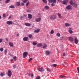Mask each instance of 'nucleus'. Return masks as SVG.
Instances as JSON below:
<instances>
[{
    "label": "nucleus",
    "instance_id": "34",
    "mask_svg": "<svg viewBox=\"0 0 79 79\" xmlns=\"http://www.w3.org/2000/svg\"><path fill=\"white\" fill-rule=\"evenodd\" d=\"M42 1L44 2V3H47V2L46 0H42Z\"/></svg>",
    "mask_w": 79,
    "mask_h": 79
},
{
    "label": "nucleus",
    "instance_id": "56",
    "mask_svg": "<svg viewBox=\"0 0 79 79\" xmlns=\"http://www.w3.org/2000/svg\"><path fill=\"white\" fill-rule=\"evenodd\" d=\"M66 55V54H65V53H64L63 55V56H64Z\"/></svg>",
    "mask_w": 79,
    "mask_h": 79
},
{
    "label": "nucleus",
    "instance_id": "18",
    "mask_svg": "<svg viewBox=\"0 0 79 79\" xmlns=\"http://www.w3.org/2000/svg\"><path fill=\"white\" fill-rule=\"evenodd\" d=\"M9 45L10 46V47H13V43L11 42H9Z\"/></svg>",
    "mask_w": 79,
    "mask_h": 79
},
{
    "label": "nucleus",
    "instance_id": "52",
    "mask_svg": "<svg viewBox=\"0 0 79 79\" xmlns=\"http://www.w3.org/2000/svg\"><path fill=\"white\" fill-rule=\"evenodd\" d=\"M5 39H6V41H8V38H6Z\"/></svg>",
    "mask_w": 79,
    "mask_h": 79
},
{
    "label": "nucleus",
    "instance_id": "43",
    "mask_svg": "<svg viewBox=\"0 0 79 79\" xmlns=\"http://www.w3.org/2000/svg\"><path fill=\"white\" fill-rule=\"evenodd\" d=\"M27 13H30L31 12V10L28 9L27 10Z\"/></svg>",
    "mask_w": 79,
    "mask_h": 79
},
{
    "label": "nucleus",
    "instance_id": "36",
    "mask_svg": "<svg viewBox=\"0 0 79 79\" xmlns=\"http://www.w3.org/2000/svg\"><path fill=\"white\" fill-rule=\"evenodd\" d=\"M29 0H24L23 2V3H26V2H27V1H28Z\"/></svg>",
    "mask_w": 79,
    "mask_h": 79
},
{
    "label": "nucleus",
    "instance_id": "62",
    "mask_svg": "<svg viewBox=\"0 0 79 79\" xmlns=\"http://www.w3.org/2000/svg\"><path fill=\"white\" fill-rule=\"evenodd\" d=\"M2 19V16H1L0 15V19Z\"/></svg>",
    "mask_w": 79,
    "mask_h": 79
},
{
    "label": "nucleus",
    "instance_id": "48",
    "mask_svg": "<svg viewBox=\"0 0 79 79\" xmlns=\"http://www.w3.org/2000/svg\"><path fill=\"white\" fill-rule=\"evenodd\" d=\"M29 4V2H28L27 3H26V6H28V5Z\"/></svg>",
    "mask_w": 79,
    "mask_h": 79
},
{
    "label": "nucleus",
    "instance_id": "5",
    "mask_svg": "<svg viewBox=\"0 0 79 79\" xmlns=\"http://www.w3.org/2000/svg\"><path fill=\"white\" fill-rule=\"evenodd\" d=\"M28 39H29V38H28V37H24L23 38V40L24 42H26L27 41H28Z\"/></svg>",
    "mask_w": 79,
    "mask_h": 79
},
{
    "label": "nucleus",
    "instance_id": "13",
    "mask_svg": "<svg viewBox=\"0 0 79 79\" xmlns=\"http://www.w3.org/2000/svg\"><path fill=\"white\" fill-rule=\"evenodd\" d=\"M34 32H36V33H38L39 32H40V29H38L37 30H35L34 31Z\"/></svg>",
    "mask_w": 79,
    "mask_h": 79
},
{
    "label": "nucleus",
    "instance_id": "14",
    "mask_svg": "<svg viewBox=\"0 0 79 79\" xmlns=\"http://www.w3.org/2000/svg\"><path fill=\"white\" fill-rule=\"evenodd\" d=\"M28 37L30 39H33V36L32 35L30 34L28 35Z\"/></svg>",
    "mask_w": 79,
    "mask_h": 79
},
{
    "label": "nucleus",
    "instance_id": "10",
    "mask_svg": "<svg viewBox=\"0 0 79 79\" xmlns=\"http://www.w3.org/2000/svg\"><path fill=\"white\" fill-rule=\"evenodd\" d=\"M71 7H72V6H71V5H69L66 7V9H67V10H70Z\"/></svg>",
    "mask_w": 79,
    "mask_h": 79
},
{
    "label": "nucleus",
    "instance_id": "24",
    "mask_svg": "<svg viewBox=\"0 0 79 79\" xmlns=\"http://www.w3.org/2000/svg\"><path fill=\"white\" fill-rule=\"evenodd\" d=\"M46 69L47 70V71H48V72H51V70H50V68H47Z\"/></svg>",
    "mask_w": 79,
    "mask_h": 79
},
{
    "label": "nucleus",
    "instance_id": "54",
    "mask_svg": "<svg viewBox=\"0 0 79 79\" xmlns=\"http://www.w3.org/2000/svg\"><path fill=\"white\" fill-rule=\"evenodd\" d=\"M17 36L18 37L19 36V34L17 33Z\"/></svg>",
    "mask_w": 79,
    "mask_h": 79
},
{
    "label": "nucleus",
    "instance_id": "58",
    "mask_svg": "<svg viewBox=\"0 0 79 79\" xmlns=\"http://www.w3.org/2000/svg\"><path fill=\"white\" fill-rule=\"evenodd\" d=\"M3 17H5V14H4L3 15Z\"/></svg>",
    "mask_w": 79,
    "mask_h": 79
},
{
    "label": "nucleus",
    "instance_id": "60",
    "mask_svg": "<svg viewBox=\"0 0 79 79\" xmlns=\"http://www.w3.org/2000/svg\"><path fill=\"white\" fill-rule=\"evenodd\" d=\"M11 18V16H10L9 17V19H10Z\"/></svg>",
    "mask_w": 79,
    "mask_h": 79
},
{
    "label": "nucleus",
    "instance_id": "47",
    "mask_svg": "<svg viewBox=\"0 0 79 79\" xmlns=\"http://www.w3.org/2000/svg\"><path fill=\"white\" fill-rule=\"evenodd\" d=\"M32 60V58H31L29 59L28 61H31V60Z\"/></svg>",
    "mask_w": 79,
    "mask_h": 79
},
{
    "label": "nucleus",
    "instance_id": "38",
    "mask_svg": "<svg viewBox=\"0 0 79 79\" xmlns=\"http://www.w3.org/2000/svg\"><path fill=\"white\" fill-rule=\"evenodd\" d=\"M0 50L1 52H3V48H1L0 49Z\"/></svg>",
    "mask_w": 79,
    "mask_h": 79
},
{
    "label": "nucleus",
    "instance_id": "11",
    "mask_svg": "<svg viewBox=\"0 0 79 79\" xmlns=\"http://www.w3.org/2000/svg\"><path fill=\"white\" fill-rule=\"evenodd\" d=\"M74 42L76 44H77L78 43V40H77V38H76L74 39Z\"/></svg>",
    "mask_w": 79,
    "mask_h": 79
},
{
    "label": "nucleus",
    "instance_id": "27",
    "mask_svg": "<svg viewBox=\"0 0 79 79\" xmlns=\"http://www.w3.org/2000/svg\"><path fill=\"white\" fill-rule=\"evenodd\" d=\"M32 44L33 45L35 46L37 44V43L35 42H33L32 43Z\"/></svg>",
    "mask_w": 79,
    "mask_h": 79
},
{
    "label": "nucleus",
    "instance_id": "46",
    "mask_svg": "<svg viewBox=\"0 0 79 79\" xmlns=\"http://www.w3.org/2000/svg\"><path fill=\"white\" fill-rule=\"evenodd\" d=\"M3 41V40L2 39H0V43H2Z\"/></svg>",
    "mask_w": 79,
    "mask_h": 79
},
{
    "label": "nucleus",
    "instance_id": "8",
    "mask_svg": "<svg viewBox=\"0 0 79 79\" xmlns=\"http://www.w3.org/2000/svg\"><path fill=\"white\" fill-rule=\"evenodd\" d=\"M38 70L40 72L44 71V69L43 67H41L40 68L38 69Z\"/></svg>",
    "mask_w": 79,
    "mask_h": 79
},
{
    "label": "nucleus",
    "instance_id": "40",
    "mask_svg": "<svg viewBox=\"0 0 79 79\" xmlns=\"http://www.w3.org/2000/svg\"><path fill=\"white\" fill-rule=\"evenodd\" d=\"M55 4H54V3H52L51 4V6H55Z\"/></svg>",
    "mask_w": 79,
    "mask_h": 79
},
{
    "label": "nucleus",
    "instance_id": "53",
    "mask_svg": "<svg viewBox=\"0 0 79 79\" xmlns=\"http://www.w3.org/2000/svg\"><path fill=\"white\" fill-rule=\"evenodd\" d=\"M21 5H22V6H24V3H22L21 4Z\"/></svg>",
    "mask_w": 79,
    "mask_h": 79
},
{
    "label": "nucleus",
    "instance_id": "12",
    "mask_svg": "<svg viewBox=\"0 0 79 79\" xmlns=\"http://www.w3.org/2000/svg\"><path fill=\"white\" fill-rule=\"evenodd\" d=\"M28 16L29 19H31L32 18V15L30 14H29L28 15Z\"/></svg>",
    "mask_w": 79,
    "mask_h": 79
},
{
    "label": "nucleus",
    "instance_id": "45",
    "mask_svg": "<svg viewBox=\"0 0 79 79\" xmlns=\"http://www.w3.org/2000/svg\"><path fill=\"white\" fill-rule=\"evenodd\" d=\"M53 33H54V31L53 30H52L51 31V34H53Z\"/></svg>",
    "mask_w": 79,
    "mask_h": 79
},
{
    "label": "nucleus",
    "instance_id": "25",
    "mask_svg": "<svg viewBox=\"0 0 79 79\" xmlns=\"http://www.w3.org/2000/svg\"><path fill=\"white\" fill-rule=\"evenodd\" d=\"M65 26L66 27H68V26H70V25L68 23H65Z\"/></svg>",
    "mask_w": 79,
    "mask_h": 79
},
{
    "label": "nucleus",
    "instance_id": "9",
    "mask_svg": "<svg viewBox=\"0 0 79 79\" xmlns=\"http://www.w3.org/2000/svg\"><path fill=\"white\" fill-rule=\"evenodd\" d=\"M69 40L70 42H73V40H74L73 38V37H69Z\"/></svg>",
    "mask_w": 79,
    "mask_h": 79
},
{
    "label": "nucleus",
    "instance_id": "41",
    "mask_svg": "<svg viewBox=\"0 0 79 79\" xmlns=\"http://www.w3.org/2000/svg\"><path fill=\"white\" fill-rule=\"evenodd\" d=\"M10 1V0H7L6 1V3H9Z\"/></svg>",
    "mask_w": 79,
    "mask_h": 79
},
{
    "label": "nucleus",
    "instance_id": "23",
    "mask_svg": "<svg viewBox=\"0 0 79 79\" xmlns=\"http://www.w3.org/2000/svg\"><path fill=\"white\" fill-rule=\"evenodd\" d=\"M25 25L27 26H31V24L29 23H25Z\"/></svg>",
    "mask_w": 79,
    "mask_h": 79
},
{
    "label": "nucleus",
    "instance_id": "22",
    "mask_svg": "<svg viewBox=\"0 0 79 79\" xmlns=\"http://www.w3.org/2000/svg\"><path fill=\"white\" fill-rule=\"evenodd\" d=\"M0 75L1 77H2L4 76H5V73H0Z\"/></svg>",
    "mask_w": 79,
    "mask_h": 79
},
{
    "label": "nucleus",
    "instance_id": "21",
    "mask_svg": "<svg viewBox=\"0 0 79 79\" xmlns=\"http://www.w3.org/2000/svg\"><path fill=\"white\" fill-rule=\"evenodd\" d=\"M44 7L46 10H47L49 9V6H45Z\"/></svg>",
    "mask_w": 79,
    "mask_h": 79
},
{
    "label": "nucleus",
    "instance_id": "37",
    "mask_svg": "<svg viewBox=\"0 0 79 79\" xmlns=\"http://www.w3.org/2000/svg\"><path fill=\"white\" fill-rule=\"evenodd\" d=\"M60 77L62 78H63V77H66V76H65L64 75H61L60 76Z\"/></svg>",
    "mask_w": 79,
    "mask_h": 79
},
{
    "label": "nucleus",
    "instance_id": "50",
    "mask_svg": "<svg viewBox=\"0 0 79 79\" xmlns=\"http://www.w3.org/2000/svg\"><path fill=\"white\" fill-rule=\"evenodd\" d=\"M13 68L14 69H15L16 68V65H14L13 66Z\"/></svg>",
    "mask_w": 79,
    "mask_h": 79
},
{
    "label": "nucleus",
    "instance_id": "2",
    "mask_svg": "<svg viewBox=\"0 0 79 79\" xmlns=\"http://www.w3.org/2000/svg\"><path fill=\"white\" fill-rule=\"evenodd\" d=\"M28 55V53L27 52H24L23 54V57L24 58H25Z\"/></svg>",
    "mask_w": 79,
    "mask_h": 79
},
{
    "label": "nucleus",
    "instance_id": "59",
    "mask_svg": "<svg viewBox=\"0 0 79 79\" xmlns=\"http://www.w3.org/2000/svg\"><path fill=\"white\" fill-rule=\"evenodd\" d=\"M9 55H10V56H11V53H10V52H9Z\"/></svg>",
    "mask_w": 79,
    "mask_h": 79
},
{
    "label": "nucleus",
    "instance_id": "3",
    "mask_svg": "<svg viewBox=\"0 0 79 79\" xmlns=\"http://www.w3.org/2000/svg\"><path fill=\"white\" fill-rule=\"evenodd\" d=\"M49 18L52 20H54L56 19V16L55 15L50 16Z\"/></svg>",
    "mask_w": 79,
    "mask_h": 79
},
{
    "label": "nucleus",
    "instance_id": "49",
    "mask_svg": "<svg viewBox=\"0 0 79 79\" xmlns=\"http://www.w3.org/2000/svg\"><path fill=\"white\" fill-rule=\"evenodd\" d=\"M57 65L56 64H53V66L54 67H56V66Z\"/></svg>",
    "mask_w": 79,
    "mask_h": 79
},
{
    "label": "nucleus",
    "instance_id": "4",
    "mask_svg": "<svg viewBox=\"0 0 79 79\" xmlns=\"http://www.w3.org/2000/svg\"><path fill=\"white\" fill-rule=\"evenodd\" d=\"M7 75L8 76H9V77H10V76H11L12 75V73H11V70H9L8 71V72L7 73Z\"/></svg>",
    "mask_w": 79,
    "mask_h": 79
},
{
    "label": "nucleus",
    "instance_id": "6",
    "mask_svg": "<svg viewBox=\"0 0 79 79\" xmlns=\"http://www.w3.org/2000/svg\"><path fill=\"white\" fill-rule=\"evenodd\" d=\"M7 24L8 25H11V24H13V22L11 21H9L6 22Z\"/></svg>",
    "mask_w": 79,
    "mask_h": 79
},
{
    "label": "nucleus",
    "instance_id": "7",
    "mask_svg": "<svg viewBox=\"0 0 79 79\" xmlns=\"http://www.w3.org/2000/svg\"><path fill=\"white\" fill-rule=\"evenodd\" d=\"M41 20V18L40 17L38 18V19H35V21H36V22H40Z\"/></svg>",
    "mask_w": 79,
    "mask_h": 79
},
{
    "label": "nucleus",
    "instance_id": "30",
    "mask_svg": "<svg viewBox=\"0 0 79 79\" xmlns=\"http://www.w3.org/2000/svg\"><path fill=\"white\" fill-rule=\"evenodd\" d=\"M52 2L54 3H56V0H52Z\"/></svg>",
    "mask_w": 79,
    "mask_h": 79
},
{
    "label": "nucleus",
    "instance_id": "31",
    "mask_svg": "<svg viewBox=\"0 0 79 79\" xmlns=\"http://www.w3.org/2000/svg\"><path fill=\"white\" fill-rule=\"evenodd\" d=\"M9 8H15V6H9Z\"/></svg>",
    "mask_w": 79,
    "mask_h": 79
},
{
    "label": "nucleus",
    "instance_id": "33",
    "mask_svg": "<svg viewBox=\"0 0 79 79\" xmlns=\"http://www.w3.org/2000/svg\"><path fill=\"white\" fill-rule=\"evenodd\" d=\"M62 3L64 4V5H65L66 2L64 0L62 2Z\"/></svg>",
    "mask_w": 79,
    "mask_h": 79
},
{
    "label": "nucleus",
    "instance_id": "28",
    "mask_svg": "<svg viewBox=\"0 0 79 79\" xmlns=\"http://www.w3.org/2000/svg\"><path fill=\"white\" fill-rule=\"evenodd\" d=\"M56 35L58 37H60V33H57V34H56Z\"/></svg>",
    "mask_w": 79,
    "mask_h": 79
},
{
    "label": "nucleus",
    "instance_id": "35",
    "mask_svg": "<svg viewBox=\"0 0 79 79\" xmlns=\"http://www.w3.org/2000/svg\"><path fill=\"white\" fill-rule=\"evenodd\" d=\"M40 76H38L35 79H40Z\"/></svg>",
    "mask_w": 79,
    "mask_h": 79
},
{
    "label": "nucleus",
    "instance_id": "15",
    "mask_svg": "<svg viewBox=\"0 0 79 79\" xmlns=\"http://www.w3.org/2000/svg\"><path fill=\"white\" fill-rule=\"evenodd\" d=\"M69 31L70 34H73V31L71 30V28H69Z\"/></svg>",
    "mask_w": 79,
    "mask_h": 79
},
{
    "label": "nucleus",
    "instance_id": "55",
    "mask_svg": "<svg viewBox=\"0 0 79 79\" xmlns=\"http://www.w3.org/2000/svg\"><path fill=\"white\" fill-rule=\"evenodd\" d=\"M20 19L21 20L23 19V17H22V16H21L20 17Z\"/></svg>",
    "mask_w": 79,
    "mask_h": 79
},
{
    "label": "nucleus",
    "instance_id": "26",
    "mask_svg": "<svg viewBox=\"0 0 79 79\" xmlns=\"http://www.w3.org/2000/svg\"><path fill=\"white\" fill-rule=\"evenodd\" d=\"M57 15L59 18H61V14H60V13H58Z\"/></svg>",
    "mask_w": 79,
    "mask_h": 79
},
{
    "label": "nucleus",
    "instance_id": "64",
    "mask_svg": "<svg viewBox=\"0 0 79 79\" xmlns=\"http://www.w3.org/2000/svg\"><path fill=\"white\" fill-rule=\"evenodd\" d=\"M62 65H63L64 66V64H62Z\"/></svg>",
    "mask_w": 79,
    "mask_h": 79
},
{
    "label": "nucleus",
    "instance_id": "19",
    "mask_svg": "<svg viewBox=\"0 0 79 79\" xmlns=\"http://www.w3.org/2000/svg\"><path fill=\"white\" fill-rule=\"evenodd\" d=\"M42 45L41 43H39L37 45V47H42Z\"/></svg>",
    "mask_w": 79,
    "mask_h": 79
},
{
    "label": "nucleus",
    "instance_id": "39",
    "mask_svg": "<svg viewBox=\"0 0 79 79\" xmlns=\"http://www.w3.org/2000/svg\"><path fill=\"white\" fill-rule=\"evenodd\" d=\"M4 53L5 55H6L7 53V50H5L4 51Z\"/></svg>",
    "mask_w": 79,
    "mask_h": 79
},
{
    "label": "nucleus",
    "instance_id": "1",
    "mask_svg": "<svg viewBox=\"0 0 79 79\" xmlns=\"http://www.w3.org/2000/svg\"><path fill=\"white\" fill-rule=\"evenodd\" d=\"M73 0H71L69 2V3L72 5H74L75 8H77V4L76 3H74L73 2Z\"/></svg>",
    "mask_w": 79,
    "mask_h": 79
},
{
    "label": "nucleus",
    "instance_id": "17",
    "mask_svg": "<svg viewBox=\"0 0 79 79\" xmlns=\"http://www.w3.org/2000/svg\"><path fill=\"white\" fill-rule=\"evenodd\" d=\"M47 44H45L44 46H43V47L42 48H47Z\"/></svg>",
    "mask_w": 79,
    "mask_h": 79
},
{
    "label": "nucleus",
    "instance_id": "29",
    "mask_svg": "<svg viewBox=\"0 0 79 79\" xmlns=\"http://www.w3.org/2000/svg\"><path fill=\"white\" fill-rule=\"evenodd\" d=\"M16 5H17V6H19V5H20V2H17Z\"/></svg>",
    "mask_w": 79,
    "mask_h": 79
},
{
    "label": "nucleus",
    "instance_id": "20",
    "mask_svg": "<svg viewBox=\"0 0 79 79\" xmlns=\"http://www.w3.org/2000/svg\"><path fill=\"white\" fill-rule=\"evenodd\" d=\"M27 74H28L30 76H31V77L34 76V74L33 73H31H31H28Z\"/></svg>",
    "mask_w": 79,
    "mask_h": 79
},
{
    "label": "nucleus",
    "instance_id": "61",
    "mask_svg": "<svg viewBox=\"0 0 79 79\" xmlns=\"http://www.w3.org/2000/svg\"><path fill=\"white\" fill-rule=\"evenodd\" d=\"M13 61V59H11V61Z\"/></svg>",
    "mask_w": 79,
    "mask_h": 79
},
{
    "label": "nucleus",
    "instance_id": "44",
    "mask_svg": "<svg viewBox=\"0 0 79 79\" xmlns=\"http://www.w3.org/2000/svg\"><path fill=\"white\" fill-rule=\"evenodd\" d=\"M48 1L49 3H52V0H48Z\"/></svg>",
    "mask_w": 79,
    "mask_h": 79
},
{
    "label": "nucleus",
    "instance_id": "16",
    "mask_svg": "<svg viewBox=\"0 0 79 79\" xmlns=\"http://www.w3.org/2000/svg\"><path fill=\"white\" fill-rule=\"evenodd\" d=\"M45 53L46 55H48L50 54V51H45Z\"/></svg>",
    "mask_w": 79,
    "mask_h": 79
},
{
    "label": "nucleus",
    "instance_id": "51",
    "mask_svg": "<svg viewBox=\"0 0 79 79\" xmlns=\"http://www.w3.org/2000/svg\"><path fill=\"white\" fill-rule=\"evenodd\" d=\"M66 3H68L69 1V0H64Z\"/></svg>",
    "mask_w": 79,
    "mask_h": 79
},
{
    "label": "nucleus",
    "instance_id": "63",
    "mask_svg": "<svg viewBox=\"0 0 79 79\" xmlns=\"http://www.w3.org/2000/svg\"><path fill=\"white\" fill-rule=\"evenodd\" d=\"M64 63H66V62L64 61Z\"/></svg>",
    "mask_w": 79,
    "mask_h": 79
},
{
    "label": "nucleus",
    "instance_id": "57",
    "mask_svg": "<svg viewBox=\"0 0 79 79\" xmlns=\"http://www.w3.org/2000/svg\"><path fill=\"white\" fill-rule=\"evenodd\" d=\"M64 39V38H63V37H61L60 38V39L61 40H63Z\"/></svg>",
    "mask_w": 79,
    "mask_h": 79
},
{
    "label": "nucleus",
    "instance_id": "42",
    "mask_svg": "<svg viewBox=\"0 0 79 79\" xmlns=\"http://www.w3.org/2000/svg\"><path fill=\"white\" fill-rule=\"evenodd\" d=\"M77 72L78 73H79V66L77 67Z\"/></svg>",
    "mask_w": 79,
    "mask_h": 79
},
{
    "label": "nucleus",
    "instance_id": "32",
    "mask_svg": "<svg viewBox=\"0 0 79 79\" xmlns=\"http://www.w3.org/2000/svg\"><path fill=\"white\" fill-rule=\"evenodd\" d=\"M17 57L16 56H15L13 58V59L14 60V61H16V58H17Z\"/></svg>",
    "mask_w": 79,
    "mask_h": 79
}]
</instances>
